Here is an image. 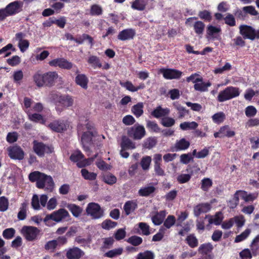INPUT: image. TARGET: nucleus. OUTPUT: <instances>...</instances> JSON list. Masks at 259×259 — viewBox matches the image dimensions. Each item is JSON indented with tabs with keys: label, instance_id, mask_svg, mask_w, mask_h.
<instances>
[{
	"label": "nucleus",
	"instance_id": "49530a36",
	"mask_svg": "<svg viewBox=\"0 0 259 259\" xmlns=\"http://www.w3.org/2000/svg\"><path fill=\"white\" fill-rule=\"evenodd\" d=\"M194 29L195 33L198 35H202L203 33L205 24L200 21H196L194 24Z\"/></svg>",
	"mask_w": 259,
	"mask_h": 259
},
{
	"label": "nucleus",
	"instance_id": "39448f33",
	"mask_svg": "<svg viewBox=\"0 0 259 259\" xmlns=\"http://www.w3.org/2000/svg\"><path fill=\"white\" fill-rule=\"evenodd\" d=\"M21 233L26 240L33 241L37 239L40 230L35 227L24 226L22 228Z\"/></svg>",
	"mask_w": 259,
	"mask_h": 259
},
{
	"label": "nucleus",
	"instance_id": "c85d7f7f",
	"mask_svg": "<svg viewBox=\"0 0 259 259\" xmlns=\"http://www.w3.org/2000/svg\"><path fill=\"white\" fill-rule=\"evenodd\" d=\"M170 112L168 108H162L161 106H158L152 112L151 115L154 117L158 118L160 117L168 115Z\"/></svg>",
	"mask_w": 259,
	"mask_h": 259
},
{
	"label": "nucleus",
	"instance_id": "9d476101",
	"mask_svg": "<svg viewBox=\"0 0 259 259\" xmlns=\"http://www.w3.org/2000/svg\"><path fill=\"white\" fill-rule=\"evenodd\" d=\"M85 125L89 131L84 132L81 137V142L84 148L87 147L91 144L96 134L95 131L93 130V125L92 123L88 122Z\"/></svg>",
	"mask_w": 259,
	"mask_h": 259
},
{
	"label": "nucleus",
	"instance_id": "aec40b11",
	"mask_svg": "<svg viewBox=\"0 0 259 259\" xmlns=\"http://www.w3.org/2000/svg\"><path fill=\"white\" fill-rule=\"evenodd\" d=\"M28 119L34 122L39 123L42 124H45L46 123V119L40 113H33L32 111H28Z\"/></svg>",
	"mask_w": 259,
	"mask_h": 259
},
{
	"label": "nucleus",
	"instance_id": "2eb2a0df",
	"mask_svg": "<svg viewBox=\"0 0 259 259\" xmlns=\"http://www.w3.org/2000/svg\"><path fill=\"white\" fill-rule=\"evenodd\" d=\"M240 33L244 38L254 40L255 39L254 29L252 27L243 25L239 27Z\"/></svg>",
	"mask_w": 259,
	"mask_h": 259
},
{
	"label": "nucleus",
	"instance_id": "c9c22d12",
	"mask_svg": "<svg viewBox=\"0 0 259 259\" xmlns=\"http://www.w3.org/2000/svg\"><path fill=\"white\" fill-rule=\"evenodd\" d=\"M137 205L136 202L133 201L126 202L123 206V209L126 215H128L133 212L137 208Z\"/></svg>",
	"mask_w": 259,
	"mask_h": 259
},
{
	"label": "nucleus",
	"instance_id": "f257e3e1",
	"mask_svg": "<svg viewBox=\"0 0 259 259\" xmlns=\"http://www.w3.org/2000/svg\"><path fill=\"white\" fill-rule=\"evenodd\" d=\"M31 182H36V187L39 189H45L50 192L53 190L54 183L52 178L38 171L31 172L29 175Z\"/></svg>",
	"mask_w": 259,
	"mask_h": 259
},
{
	"label": "nucleus",
	"instance_id": "f03ea898",
	"mask_svg": "<svg viewBox=\"0 0 259 259\" xmlns=\"http://www.w3.org/2000/svg\"><path fill=\"white\" fill-rule=\"evenodd\" d=\"M240 94V92L238 88L228 87L219 93L217 100L220 102H225L239 96Z\"/></svg>",
	"mask_w": 259,
	"mask_h": 259
},
{
	"label": "nucleus",
	"instance_id": "4d7b16f0",
	"mask_svg": "<svg viewBox=\"0 0 259 259\" xmlns=\"http://www.w3.org/2000/svg\"><path fill=\"white\" fill-rule=\"evenodd\" d=\"M193 161V157L191 153L183 154L180 156V162L183 164H188Z\"/></svg>",
	"mask_w": 259,
	"mask_h": 259
},
{
	"label": "nucleus",
	"instance_id": "b1692460",
	"mask_svg": "<svg viewBox=\"0 0 259 259\" xmlns=\"http://www.w3.org/2000/svg\"><path fill=\"white\" fill-rule=\"evenodd\" d=\"M166 212L165 210L156 212L155 214L152 216L151 219L153 223L155 225H159L163 222L166 216Z\"/></svg>",
	"mask_w": 259,
	"mask_h": 259
},
{
	"label": "nucleus",
	"instance_id": "c03bdc74",
	"mask_svg": "<svg viewBox=\"0 0 259 259\" xmlns=\"http://www.w3.org/2000/svg\"><path fill=\"white\" fill-rule=\"evenodd\" d=\"M81 174L82 177L87 180H95L97 178V174L95 172H89L87 169L82 168L81 170Z\"/></svg>",
	"mask_w": 259,
	"mask_h": 259
},
{
	"label": "nucleus",
	"instance_id": "dca6fc26",
	"mask_svg": "<svg viewBox=\"0 0 259 259\" xmlns=\"http://www.w3.org/2000/svg\"><path fill=\"white\" fill-rule=\"evenodd\" d=\"M23 7V3L20 1H15L8 5L6 9L9 16L14 15L21 11Z\"/></svg>",
	"mask_w": 259,
	"mask_h": 259
},
{
	"label": "nucleus",
	"instance_id": "412c9836",
	"mask_svg": "<svg viewBox=\"0 0 259 259\" xmlns=\"http://www.w3.org/2000/svg\"><path fill=\"white\" fill-rule=\"evenodd\" d=\"M46 86L53 85L55 81L59 77L57 73L55 71H50L45 73Z\"/></svg>",
	"mask_w": 259,
	"mask_h": 259
},
{
	"label": "nucleus",
	"instance_id": "6e6d98bb",
	"mask_svg": "<svg viewBox=\"0 0 259 259\" xmlns=\"http://www.w3.org/2000/svg\"><path fill=\"white\" fill-rule=\"evenodd\" d=\"M146 126L150 131L156 133L160 131V128L155 121L147 120L146 121Z\"/></svg>",
	"mask_w": 259,
	"mask_h": 259
},
{
	"label": "nucleus",
	"instance_id": "a211bd4d",
	"mask_svg": "<svg viewBox=\"0 0 259 259\" xmlns=\"http://www.w3.org/2000/svg\"><path fill=\"white\" fill-rule=\"evenodd\" d=\"M136 34L135 30L133 29H126L120 32L117 36L118 39L126 40L133 39Z\"/></svg>",
	"mask_w": 259,
	"mask_h": 259
},
{
	"label": "nucleus",
	"instance_id": "680f3d73",
	"mask_svg": "<svg viewBox=\"0 0 259 259\" xmlns=\"http://www.w3.org/2000/svg\"><path fill=\"white\" fill-rule=\"evenodd\" d=\"M139 228L141 231V234L143 235H149L150 233L149 231V226L145 223H140L138 224Z\"/></svg>",
	"mask_w": 259,
	"mask_h": 259
},
{
	"label": "nucleus",
	"instance_id": "603ef678",
	"mask_svg": "<svg viewBox=\"0 0 259 259\" xmlns=\"http://www.w3.org/2000/svg\"><path fill=\"white\" fill-rule=\"evenodd\" d=\"M103 180L105 183L111 185L116 182L117 179L114 175L108 174L103 176Z\"/></svg>",
	"mask_w": 259,
	"mask_h": 259
},
{
	"label": "nucleus",
	"instance_id": "864d4df0",
	"mask_svg": "<svg viewBox=\"0 0 259 259\" xmlns=\"http://www.w3.org/2000/svg\"><path fill=\"white\" fill-rule=\"evenodd\" d=\"M201 188L204 191H207L212 186V182L209 178H204L201 181Z\"/></svg>",
	"mask_w": 259,
	"mask_h": 259
},
{
	"label": "nucleus",
	"instance_id": "de8ad7c7",
	"mask_svg": "<svg viewBox=\"0 0 259 259\" xmlns=\"http://www.w3.org/2000/svg\"><path fill=\"white\" fill-rule=\"evenodd\" d=\"M123 252V248L119 247L115 248L114 249L109 250L105 253V256L108 257H114L118 256L122 254Z\"/></svg>",
	"mask_w": 259,
	"mask_h": 259
},
{
	"label": "nucleus",
	"instance_id": "473e14b6",
	"mask_svg": "<svg viewBox=\"0 0 259 259\" xmlns=\"http://www.w3.org/2000/svg\"><path fill=\"white\" fill-rule=\"evenodd\" d=\"M155 190V188L152 185H148L141 188L138 191L139 194L141 196H148Z\"/></svg>",
	"mask_w": 259,
	"mask_h": 259
},
{
	"label": "nucleus",
	"instance_id": "a878e982",
	"mask_svg": "<svg viewBox=\"0 0 259 259\" xmlns=\"http://www.w3.org/2000/svg\"><path fill=\"white\" fill-rule=\"evenodd\" d=\"M213 249V245L210 243H205L201 244L198 248V251L199 254L203 255H207Z\"/></svg>",
	"mask_w": 259,
	"mask_h": 259
},
{
	"label": "nucleus",
	"instance_id": "bf43d9fd",
	"mask_svg": "<svg viewBox=\"0 0 259 259\" xmlns=\"http://www.w3.org/2000/svg\"><path fill=\"white\" fill-rule=\"evenodd\" d=\"M9 200L5 196L0 197V211H5L8 209Z\"/></svg>",
	"mask_w": 259,
	"mask_h": 259
},
{
	"label": "nucleus",
	"instance_id": "7c9ffc66",
	"mask_svg": "<svg viewBox=\"0 0 259 259\" xmlns=\"http://www.w3.org/2000/svg\"><path fill=\"white\" fill-rule=\"evenodd\" d=\"M190 142L185 138H182L180 140L177 141L175 144V148L178 150H185L187 149L190 146Z\"/></svg>",
	"mask_w": 259,
	"mask_h": 259
},
{
	"label": "nucleus",
	"instance_id": "393cba45",
	"mask_svg": "<svg viewBox=\"0 0 259 259\" xmlns=\"http://www.w3.org/2000/svg\"><path fill=\"white\" fill-rule=\"evenodd\" d=\"M76 83L84 89L88 88V79L84 74H78L75 78Z\"/></svg>",
	"mask_w": 259,
	"mask_h": 259
},
{
	"label": "nucleus",
	"instance_id": "1a4fd4ad",
	"mask_svg": "<svg viewBox=\"0 0 259 259\" xmlns=\"http://www.w3.org/2000/svg\"><path fill=\"white\" fill-rule=\"evenodd\" d=\"M33 149L34 152L40 157L43 156L45 153H51L53 151L52 147L36 140L33 142Z\"/></svg>",
	"mask_w": 259,
	"mask_h": 259
},
{
	"label": "nucleus",
	"instance_id": "f3484780",
	"mask_svg": "<svg viewBox=\"0 0 259 259\" xmlns=\"http://www.w3.org/2000/svg\"><path fill=\"white\" fill-rule=\"evenodd\" d=\"M205 218L208 219V226L212 224L215 225H220L224 219V216L222 212L219 211L216 212L213 215H206Z\"/></svg>",
	"mask_w": 259,
	"mask_h": 259
},
{
	"label": "nucleus",
	"instance_id": "6ab92c4d",
	"mask_svg": "<svg viewBox=\"0 0 259 259\" xmlns=\"http://www.w3.org/2000/svg\"><path fill=\"white\" fill-rule=\"evenodd\" d=\"M211 209V206L207 203H201L194 208V214L196 217H199L201 213H206Z\"/></svg>",
	"mask_w": 259,
	"mask_h": 259
},
{
	"label": "nucleus",
	"instance_id": "e2e57ef3",
	"mask_svg": "<svg viewBox=\"0 0 259 259\" xmlns=\"http://www.w3.org/2000/svg\"><path fill=\"white\" fill-rule=\"evenodd\" d=\"M117 223L110 220H106L103 222L101 224L102 228L105 230H110L115 227Z\"/></svg>",
	"mask_w": 259,
	"mask_h": 259
},
{
	"label": "nucleus",
	"instance_id": "774afa93",
	"mask_svg": "<svg viewBox=\"0 0 259 259\" xmlns=\"http://www.w3.org/2000/svg\"><path fill=\"white\" fill-rule=\"evenodd\" d=\"M175 123V120L169 117H165L162 119L161 124L165 127H171Z\"/></svg>",
	"mask_w": 259,
	"mask_h": 259
},
{
	"label": "nucleus",
	"instance_id": "79ce46f5",
	"mask_svg": "<svg viewBox=\"0 0 259 259\" xmlns=\"http://www.w3.org/2000/svg\"><path fill=\"white\" fill-rule=\"evenodd\" d=\"M186 241L191 248H195L198 245V240L194 234L187 236Z\"/></svg>",
	"mask_w": 259,
	"mask_h": 259
},
{
	"label": "nucleus",
	"instance_id": "bb28decb",
	"mask_svg": "<svg viewBox=\"0 0 259 259\" xmlns=\"http://www.w3.org/2000/svg\"><path fill=\"white\" fill-rule=\"evenodd\" d=\"M33 81L38 87H42L46 85L45 73L41 74L37 72L33 76Z\"/></svg>",
	"mask_w": 259,
	"mask_h": 259
},
{
	"label": "nucleus",
	"instance_id": "4468645a",
	"mask_svg": "<svg viewBox=\"0 0 259 259\" xmlns=\"http://www.w3.org/2000/svg\"><path fill=\"white\" fill-rule=\"evenodd\" d=\"M49 65L53 67L69 69L72 67V64L64 58H57L50 61Z\"/></svg>",
	"mask_w": 259,
	"mask_h": 259
},
{
	"label": "nucleus",
	"instance_id": "4be33fe9",
	"mask_svg": "<svg viewBox=\"0 0 259 259\" xmlns=\"http://www.w3.org/2000/svg\"><path fill=\"white\" fill-rule=\"evenodd\" d=\"M83 254V252L78 247H73L67 251L66 256L68 259H79Z\"/></svg>",
	"mask_w": 259,
	"mask_h": 259
},
{
	"label": "nucleus",
	"instance_id": "052dcab7",
	"mask_svg": "<svg viewBox=\"0 0 259 259\" xmlns=\"http://www.w3.org/2000/svg\"><path fill=\"white\" fill-rule=\"evenodd\" d=\"M151 162L150 156H146L142 158L141 161V165L144 170L148 169Z\"/></svg>",
	"mask_w": 259,
	"mask_h": 259
},
{
	"label": "nucleus",
	"instance_id": "cd10ccee",
	"mask_svg": "<svg viewBox=\"0 0 259 259\" xmlns=\"http://www.w3.org/2000/svg\"><path fill=\"white\" fill-rule=\"evenodd\" d=\"M221 31L220 27H215L212 25H208L207 27L206 32L208 35L211 38L218 39V34Z\"/></svg>",
	"mask_w": 259,
	"mask_h": 259
},
{
	"label": "nucleus",
	"instance_id": "ea45409f",
	"mask_svg": "<svg viewBox=\"0 0 259 259\" xmlns=\"http://www.w3.org/2000/svg\"><path fill=\"white\" fill-rule=\"evenodd\" d=\"M28 207V203L24 202L21 205L20 210L18 213V218L20 220L25 219L27 215V210Z\"/></svg>",
	"mask_w": 259,
	"mask_h": 259
},
{
	"label": "nucleus",
	"instance_id": "ddd939ff",
	"mask_svg": "<svg viewBox=\"0 0 259 259\" xmlns=\"http://www.w3.org/2000/svg\"><path fill=\"white\" fill-rule=\"evenodd\" d=\"M10 157L13 159L22 160L24 157V152L18 146H11L7 148Z\"/></svg>",
	"mask_w": 259,
	"mask_h": 259
},
{
	"label": "nucleus",
	"instance_id": "338daca9",
	"mask_svg": "<svg viewBox=\"0 0 259 259\" xmlns=\"http://www.w3.org/2000/svg\"><path fill=\"white\" fill-rule=\"evenodd\" d=\"M175 217L174 215H169L167 217L164 222L163 225L167 229H169L175 224Z\"/></svg>",
	"mask_w": 259,
	"mask_h": 259
},
{
	"label": "nucleus",
	"instance_id": "09e8293b",
	"mask_svg": "<svg viewBox=\"0 0 259 259\" xmlns=\"http://www.w3.org/2000/svg\"><path fill=\"white\" fill-rule=\"evenodd\" d=\"M31 206L34 210H40L41 209V204L40 203L39 197L36 194H34L32 197L31 201Z\"/></svg>",
	"mask_w": 259,
	"mask_h": 259
},
{
	"label": "nucleus",
	"instance_id": "9b49d317",
	"mask_svg": "<svg viewBox=\"0 0 259 259\" xmlns=\"http://www.w3.org/2000/svg\"><path fill=\"white\" fill-rule=\"evenodd\" d=\"M68 126V122L64 120H56L48 125V127L51 130L57 133H61L66 130Z\"/></svg>",
	"mask_w": 259,
	"mask_h": 259
},
{
	"label": "nucleus",
	"instance_id": "6e6552de",
	"mask_svg": "<svg viewBox=\"0 0 259 259\" xmlns=\"http://www.w3.org/2000/svg\"><path fill=\"white\" fill-rule=\"evenodd\" d=\"M128 136L135 140H140L146 135V131L143 125L136 124L128 131Z\"/></svg>",
	"mask_w": 259,
	"mask_h": 259
},
{
	"label": "nucleus",
	"instance_id": "a19ab883",
	"mask_svg": "<svg viewBox=\"0 0 259 259\" xmlns=\"http://www.w3.org/2000/svg\"><path fill=\"white\" fill-rule=\"evenodd\" d=\"M198 126V124L195 121H185L180 124V127L183 131L195 130Z\"/></svg>",
	"mask_w": 259,
	"mask_h": 259
},
{
	"label": "nucleus",
	"instance_id": "f704fd0d",
	"mask_svg": "<svg viewBox=\"0 0 259 259\" xmlns=\"http://www.w3.org/2000/svg\"><path fill=\"white\" fill-rule=\"evenodd\" d=\"M120 146L121 148L125 149H133L136 148L135 144L126 136H123L122 137Z\"/></svg>",
	"mask_w": 259,
	"mask_h": 259
},
{
	"label": "nucleus",
	"instance_id": "20e7f679",
	"mask_svg": "<svg viewBox=\"0 0 259 259\" xmlns=\"http://www.w3.org/2000/svg\"><path fill=\"white\" fill-rule=\"evenodd\" d=\"M96 156L97 155H95L94 158L83 159L84 156L81 152L80 151H75L71 154L70 159L74 162H76L78 167H83L90 165Z\"/></svg>",
	"mask_w": 259,
	"mask_h": 259
},
{
	"label": "nucleus",
	"instance_id": "e433bc0d",
	"mask_svg": "<svg viewBox=\"0 0 259 259\" xmlns=\"http://www.w3.org/2000/svg\"><path fill=\"white\" fill-rule=\"evenodd\" d=\"M67 207L76 218L78 217L82 211V209L80 206L74 204H68Z\"/></svg>",
	"mask_w": 259,
	"mask_h": 259
},
{
	"label": "nucleus",
	"instance_id": "0e129e2a",
	"mask_svg": "<svg viewBox=\"0 0 259 259\" xmlns=\"http://www.w3.org/2000/svg\"><path fill=\"white\" fill-rule=\"evenodd\" d=\"M142 239L141 237L137 236H133L127 240V242L134 246H138L142 243Z\"/></svg>",
	"mask_w": 259,
	"mask_h": 259
},
{
	"label": "nucleus",
	"instance_id": "a18cd8bd",
	"mask_svg": "<svg viewBox=\"0 0 259 259\" xmlns=\"http://www.w3.org/2000/svg\"><path fill=\"white\" fill-rule=\"evenodd\" d=\"M155 257L154 253L151 251L147 250L139 253L136 257V259H154Z\"/></svg>",
	"mask_w": 259,
	"mask_h": 259
},
{
	"label": "nucleus",
	"instance_id": "3c124183",
	"mask_svg": "<svg viewBox=\"0 0 259 259\" xmlns=\"http://www.w3.org/2000/svg\"><path fill=\"white\" fill-rule=\"evenodd\" d=\"M226 117L225 114L223 112H220L214 114L212 116L214 122L220 124L224 121Z\"/></svg>",
	"mask_w": 259,
	"mask_h": 259
},
{
	"label": "nucleus",
	"instance_id": "8fccbe9b",
	"mask_svg": "<svg viewBox=\"0 0 259 259\" xmlns=\"http://www.w3.org/2000/svg\"><path fill=\"white\" fill-rule=\"evenodd\" d=\"M232 219L238 228H241L245 224V219L243 215H236L232 218Z\"/></svg>",
	"mask_w": 259,
	"mask_h": 259
},
{
	"label": "nucleus",
	"instance_id": "5fc2aeb1",
	"mask_svg": "<svg viewBox=\"0 0 259 259\" xmlns=\"http://www.w3.org/2000/svg\"><path fill=\"white\" fill-rule=\"evenodd\" d=\"M251 233V230L246 229L241 234L237 235L235 239V242H240L247 238Z\"/></svg>",
	"mask_w": 259,
	"mask_h": 259
},
{
	"label": "nucleus",
	"instance_id": "69168bd1",
	"mask_svg": "<svg viewBox=\"0 0 259 259\" xmlns=\"http://www.w3.org/2000/svg\"><path fill=\"white\" fill-rule=\"evenodd\" d=\"M187 81L192 82L196 84L198 82L203 80V78L197 73H194L188 77L186 79Z\"/></svg>",
	"mask_w": 259,
	"mask_h": 259
},
{
	"label": "nucleus",
	"instance_id": "13d9d810",
	"mask_svg": "<svg viewBox=\"0 0 259 259\" xmlns=\"http://www.w3.org/2000/svg\"><path fill=\"white\" fill-rule=\"evenodd\" d=\"M15 232L14 228H8L3 231V236L6 239H11L14 236Z\"/></svg>",
	"mask_w": 259,
	"mask_h": 259
},
{
	"label": "nucleus",
	"instance_id": "0eeeda50",
	"mask_svg": "<svg viewBox=\"0 0 259 259\" xmlns=\"http://www.w3.org/2000/svg\"><path fill=\"white\" fill-rule=\"evenodd\" d=\"M86 212L88 215L94 219H100L103 216V210L100 206L98 203L94 202L88 204Z\"/></svg>",
	"mask_w": 259,
	"mask_h": 259
},
{
	"label": "nucleus",
	"instance_id": "37998d69",
	"mask_svg": "<svg viewBox=\"0 0 259 259\" xmlns=\"http://www.w3.org/2000/svg\"><path fill=\"white\" fill-rule=\"evenodd\" d=\"M220 133L222 134L223 138L227 137L229 138L232 137L235 135L234 131L231 130L228 125L222 126L220 128Z\"/></svg>",
	"mask_w": 259,
	"mask_h": 259
},
{
	"label": "nucleus",
	"instance_id": "5701e85b",
	"mask_svg": "<svg viewBox=\"0 0 259 259\" xmlns=\"http://www.w3.org/2000/svg\"><path fill=\"white\" fill-rule=\"evenodd\" d=\"M240 197L243 199L245 202H251L256 199L258 197L257 193L248 194L247 192L243 190H238Z\"/></svg>",
	"mask_w": 259,
	"mask_h": 259
},
{
	"label": "nucleus",
	"instance_id": "f8f14e48",
	"mask_svg": "<svg viewBox=\"0 0 259 259\" xmlns=\"http://www.w3.org/2000/svg\"><path fill=\"white\" fill-rule=\"evenodd\" d=\"M158 73L162 74L163 77L167 79H179L182 74L181 71L174 69L160 68Z\"/></svg>",
	"mask_w": 259,
	"mask_h": 259
},
{
	"label": "nucleus",
	"instance_id": "58836bf2",
	"mask_svg": "<svg viewBox=\"0 0 259 259\" xmlns=\"http://www.w3.org/2000/svg\"><path fill=\"white\" fill-rule=\"evenodd\" d=\"M239 198H240L238 190L236 191L233 198L228 201V206L230 208H235L239 204Z\"/></svg>",
	"mask_w": 259,
	"mask_h": 259
},
{
	"label": "nucleus",
	"instance_id": "72a5a7b5",
	"mask_svg": "<svg viewBox=\"0 0 259 259\" xmlns=\"http://www.w3.org/2000/svg\"><path fill=\"white\" fill-rule=\"evenodd\" d=\"M144 104L142 102H139L136 105H134L132 108V113L137 117H140L144 112Z\"/></svg>",
	"mask_w": 259,
	"mask_h": 259
},
{
	"label": "nucleus",
	"instance_id": "2f4dec72",
	"mask_svg": "<svg viewBox=\"0 0 259 259\" xmlns=\"http://www.w3.org/2000/svg\"><path fill=\"white\" fill-rule=\"evenodd\" d=\"M211 83L209 81L204 82L202 81L198 82L196 84H194V88L196 91L201 92H204L208 91V88L210 87Z\"/></svg>",
	"mask_w": 259,
	"mask_h": 259
},
{
	"label": "nucleus",
	"instance_id": "4c0bfd02",
	"mask_svg": "<svg viewBox=\"0 0 259 259\" xmlns=\"http://www.w3.org/2000/svg\"><path fill=\"white\" fill-rule=\"evenodd\" d=\"M88 63L91 65L94 68L102 67V64L100 62L99 57L96 56H90L88 59Z\"/></svg>",
	"mask_w": 259,
	"mask_h": 259
},
{
	"label": "nucleus",
	"instance_id": "c756f323",
	"mask_svg": "<svg viewBox=\"0 0 259 259\" xmlns=\"http://www.w3.org/2000/svg\"><path fill=\"white\" fill-rule=\"evenodd\" d=\"M148 0H135L132 4L131 7L134 10L143 11L146 8Z\"/></svg>",
	"mask_w": 259,
	"mask_h": 259
},
{
	"label": "nucleus",
	"instance_id": "7ed1b4c3",
	"mask_svg": "<svg viewBox=\"0 0 259 259\" xmlns=\"http://www.w3.org/2000/svg\"><path fill=\"white\" fill-rule=\"evenodd\" d=\"M73 102V98L69 95L57 96L55 101L56 109L61 113L64 108L72 106Z\"/></svg>",
	"mask_w": 259,
	"mask_h": 259
},
{
	"label": "nucleus",
	"instance_id": "423d86ee",
	"mask_svg": "<svg viewBox=\"0 0 259 259\" xmlns=\"http://www.w3.org/2000/svg\"><path fill=\"white\" fill-rule=\"evenodd\" d=\"M68 217H69L68 212L64 208H60L54 211L51 214L46 215L44 219V221L46 224L51 220L56 222H60Z\"/></svg>",
	"mask_w": 259,
	"mask_h": 259
}]
</instances>
